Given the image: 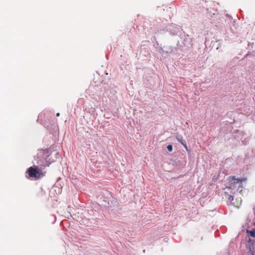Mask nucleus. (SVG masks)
I'll return each mask as SVG.
<instances>
[{"label":"nucleus","mask_w":255,"mask_h":255,"mask_svg":"<svg viewBox=\"0 0 255 255\" xmlns=\"http://www.w3.org/2000/svg\"><path fill=\"white\" fill-rule=\"evenodd\" d=\"M244 180H245V179H240L236 178L235 176H230L228 179L229 186L227 187V188L232 189H234L237 188L238 189H239L240 188H242V182Z\"/></svg>","instance_id":"nucleus-1"},{"label":"nucleus","mask_w":255,"mask_h":255,"mask_svg":"<svg viewBox=\"0 0 255 255\" xmlns=\"http://www.w3.org/2000/svg\"><path fill=\"white\" fill-rule=\"evenodd\" d=\"M27 173L30 177L39 178L41 177L42 171L35 166H32L28 168Z\"/></svg>","instance_id":"nucleus-2"},{"label":"nucleus","mask_w":255,"mask_h":255,"mask_svg":"<svg viewBox=\"0 0 255 255\" xmlns=\"http://www.w3.org/2000/svg\"><path fill=\"white\" fill-rule=\"evenodd\" d=\"M176 138L177 140L181 144H182L185 147V148L187 150V146L186 145L185 142L183 140L182 136L181 135H176Z\"/></svg>","instance_id":"nucleus-3"},{"label":"nucleus","mask_w":255,"mask_h":255,"mask_svg":"<svg viewBox=\"0 0 255 255\" xmlns=\"http://www.w3.org/2000/svg\"><path fill=\"white\" fill-rule=\"evenodd\" d=\"M247 233L252 237H255V228L252 230H247Z\"/></svg>","instance_id":"nucleus-4"},{"label":"nucleus","mask_w":255,"mask_h":255,"mask_svg":"<svg viewBox=\"0 0 255 255\" xmlns=\"http://www.w3.org/2000/svg\"><path fill=\"white\" fill-rule=\"evenodd\" d=\"M167 149L169 151H172V145L171 144H169L167 146Z\"/></svg>","instance_id":"nucleus-5"},{"label":"nucleus","mask_w":255,"mask_h":255,"mask_svg":"<svg viewBox=\"0 0 255 255\" xmlns=\"http://www.w3.org/2000/svg\"><path fill=\"white\" fill-rule=\"evenodd\" d=\"M229 200L232 201L234 199V197L233 196H230L229 198Z\"/></svg>","instance_id":"nucleus-6"},{"label":"nucleus","mask_w":255,"mask_h":255,"mask_svg":"<svg viewBox=\"0 0 255 255\" xmlns=\"http://www.w3.org/2000/svg\"><path fill=\"white\" fill-rule=\"evenodd\" d=\"M60 115V114L59 113H58L57 114H56V116L58 117Z\"/></svg>","instance_id":"nucleus-7"}]
</instances>
